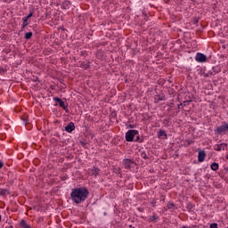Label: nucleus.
<instances>
[{
  "mask_svg": "<svg viewBox=\"0 0 228 228\" xmlns=\"http://www.w3.org/2000/svg\"><path fill=\"white\" fill-rule=\"evenodd\" d=\"M88 197V190L85 187L73 189L71 191V200L76 204H81L85 202Z\"/></svg>",
  "mask_w": 228,
  "mask_h": 228,
  "instance_id": "f257e3e1",
  "label": "nucleus"
},
{
  "mask_svg": "<svg viewBox=\"0 0 228 228\" xmlns=\"http://www.w3.org/2000/svg\"><path fill=\"white\" fill-rule=\"evenodd\" d=\"M126 142H134L138 140V131L137 130H129L126 133Z\"/></svg>",
  "mask_w": 228,
  "mask_h": 228,
  "instance_id": "f03ea898",
  "label": "nucleus"
},
{
  "mask_svg": "<svg viewBox=\"0 0 228 228\" xmlns=\"http://www.w3.org/2000/svg\"><path fill=\"white\" fill-rule=\"evenodd\" d=\"M195 61L198 63H206L208 61V56L202 53H197L195 56Z\"/></svg>",
  "mask_w": 228,
  "mask_h": 228,
  "instance_id": "7ed1b4c3",
  "label": "nucleus"
},
{
  "mask_svg": "<svg viewBox=\"0 0 228 228\" xmlns=\"http://www.w3.org/2000/svg\"><path fill=\"white\" fill-rule=\"evenodd\" d=\"M228 131V124H224V125H222L220 126H218L216 128V132L219 134H222L224 133H227Z\"/></svg>",
  "mask_w": 228,
  "mask_h": 228,
  "instance_id": "20e7f679",
  "label": "nucleus"
},
{
  "mask_svg": "<svg viewBox=\"0 0 228 228\" xmlns=\"http://www.w3.org/2000/svg\"><path fill=\"white\" fill-rule=\"evenodd\" d=\"M225 147H227V144H225V143L216 144L214 146V150L220 152V151H225Z\"/></svg>",
  "mask_w": 228,
  "mask_h": 228,
  "instance_id": "39448f33",
  "label": "nucleus"
},
{
  "mask_svg": "<svg viewBox=\"0 0 228 228\" xmlns=\"http://www.w3.org/2000/svg\"><path fill=\"white\" fill-rule=\"evenodd\" d=\"M76 129V126H74L73 122H70L68 126H65V131L67 133H72Z\"/></svg>",
  "mask_w": 228,
  "mask_h": 228,
  "instance_id": "423d86ee",
  "label": "nucleus"
},
{
  "mask_svg": "<svg viewBox=\"0 0 228 228\" xmlns=\"http://www.w3.org/2000/svg\"><path fill=\"white\" fill-rule=\"evenodd\" d=\"M206 158V153H204V151H200L199 155H198V159L200 161V163H202V161H204Z\"/></svg>",
  "mask_w": 228,
  "mask_h": 228,
  "instance_id": "0eeeda50",
  "label": "nucleus"
},
{
  "mask_svg": "<svg viewBox=\"0 0 228 228\" xmlns=\"http://www.w3.org/2000/svg\"><path fill=\"white\" fill-rule=\"evenodd\" d=\"M158 136L159 138H160L161 140H165L167 139V133L163 130H160L159 133H158Z\"/></svg>",
  "mask_w": 228,
  "mask_h": 228,
  "instance_id": "6e6552de",
  "label": "nucleus"
},
{
  "mask_svg": "<svg viewBox=\"0 0 228 228\" xmlns=\"http://www.w3.org/2000/svg\"><path fill=\"white\" fill-rule=\"evenodd\" d=\"M123 165L126 167V168H130L131 165H133V161H131V159H126L123 161Z\"/></svg>",
  "mask_w": 228,
  "mask_h": 228,
  "instance_id": "1a4fd4ad",
  "label": "nucleus"
},
{
  "mask_svg": "<svg viewBox=\"0 0 228 228\" xmlns=\"http://www.w3.org/2000/svg\"><path fill=\"white\" fill-rule=\"evenodd\" d=\"M62 8L64 10H69V8H70V2L69 1H64L62 4Z\"/></svg>",
  "mask_w": 228,
  "mask_h": 228,
  "instance_id": "9d476101",
  "label": "nucleus"
},
{
  "mask_svg": "<svg viewBox=\"0 0 228 228\" xmlns=\"http://www.w3.org/2000/svg\"><path fill=\"white\" fill-rule=\"evenodd\" d=\"M92 174H93V175H99V168L93 167Z\"/></svg>",
  "mask_w": 228,
  "mask_h": 228,
  "instance_id": "9b49d317",
  "label": "nucleus"
},
{
  "mask_svg": "<svg viewBox=\"0 0 228 228\" xmlns=\"http://www.w3.org/2000/svg\"><path fill=\"white\" fill-rule=\"evenodd\" d=\"M211 170H214V171H216V170H218V163H213L212 165H211Z\"/></svg>",
  "mask_w": 228,
  "mask_h": 228,
  "instance_id": "f8f14e48",
  "label": "nucleus"
},
{
  "mask_svg": "<svg viewBox=\"0 0 228 228\" xmlns=\"http://www.w3.org/2000/svg\"><path fill=\"white\" fill-rule=\"evenodd\" d=\"M31 37H33V33H31V32H28L25 34V38L27 40H29V38H31Z\"/></svg>",
  "mask_w": 228,
  "mask_h": 228,
  "instance_id": "ddd939ff",
  "label": "nucleus"
},
{
  "mask_svg": "<svg viewBox=\"0 0 228 228\" xmlns=\"http://www.w3.org/2000/svg\"><path fill=\"white\" fill-rule=\"evenodd\" d=\"M23 24H22V28H26V26H28V18H23Z\"/></svg>",
  "mask_w": 228,
  "mask_h": 228,
  "instance_id": "4468645a",
  "label": "nucleus"
},
{
  "mask_svg": "<svg viewBox=\"0 0 228 228\" xmlns=\"http://www.w3.org/2000/svg\"><path fill=\"white\" fill-rule=\"evenodd\" d=\"M59 104H60L61 108H63V109L65 110V102H63L62 100H61V101L59 102Z\"/></svg>",
  "mask_w": 228,
  "mask_h": 228,
  "instance_id": "2eb2a0df",
  "label": "nucleus"
},
{
  "mask_svg": "<svg viewBox=\"0 0 228 228\" xmlns=\"http://www.w3.org/2000/svg\"><path fill=\"white\" fill-rule=\"evenodd\" d=\"M210 228H218V224H211Z\"/></svg>",
  "mask_w": 228,
  "mask_h": 228,
  "instance_id": "dca6fc26",
  "label": "nucleus"
},
{
  "mask_svg": "<svg viewBox=\"0 0 228 228\" xmlns=\"http://www.w3.org/2000/svg\"><path fill=\"white\" fill-rule=\"evenodd\" d=\"M30 17H33V12H30L27 17H25V19H30Z\"/></svg>",
  "mask_w": 228,
  "mask_h": 228,
  "instance_id": "f3484780",
  "label": "nucleus"
},
{
  "mask_svg": "<svg viewBox=\"0 0 228 228\" xmlns=\"http://www.w3.org/2000/svg\"><path fill=\"white\" fill-rule=\"evenodd\" d=\"M53 100L56 101V102H59L61 101V99H60V98H58V97L53 98Z\"/></svg>",
  "mask_w": 228,
  "mask_h": 228,
  "instance_id": "a211bd4d",
  "label": "nucleus"
},
{
  "mask_svg": "<svg viewBox=\"0 0 228 228\" xmlns=\"http://www.w3.org/2000/svg\"><path fill=\"white\" fill-rule=\"evenodd\" d=\"M0 168H3V164H2V162H0Z\"/></svg>",
  "mask_w": 228,
  "mask_h": 228,
  "instance_id": "6ab92c4d",
  "label": "nucleus"
},
{
  "mask_svg": "<svg viewBox=\"0 0 228 228\" xmlns=\"http://www.w3.org/2000/svg\"><path fill=\"white\" fill-rule=\"evenodd\" d=\"M182 228H190V227H188V226H183Z\"/></svg>",
  "mask_w": 228,
  "mask_h": 228,
  "instance_id": "aec40b11",
  "label": "nucleus"
},
{
  "mask_svg": "<svg viewBox=\"0 0 228 228\" xmlns=\"http://www.w3.org/2000/svg\"><path fill=\"white\" fill-rule=\"evenodd\" d=\"M0 222H1V216H0Z\"/></svg>",
  "mask_w": 228,
  "mask_h": 228,
  "instance_id": "412c9836",
  "label": "nucleus"
}]
</instances>
